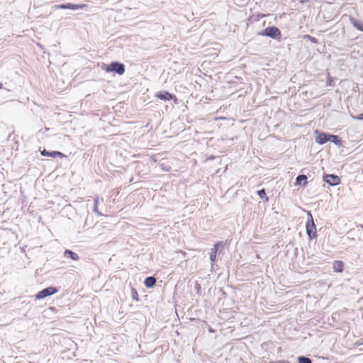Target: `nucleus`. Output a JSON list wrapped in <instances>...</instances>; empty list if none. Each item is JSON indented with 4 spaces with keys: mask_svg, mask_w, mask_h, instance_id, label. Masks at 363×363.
Instances as JSON below:
<instances>
[{
    "mask_svg": "<svg viewBox=\"0 0 363 363\" xmlns=\"http://www.w3.org/2000/svg\"><path fill=\"white\" fill-rule=\"evenodd\" d=\"M307 222L306 224V234L311 239L315 238L317 236L316 227L312 216V214L310 211H307Z\"/></svg>",
    "mask_w": 363,
    "mask_h": 363,
    "instance_id": "nucleus-1",
    "label": "nucleus"
},
{
    "mask_svg": "<svg viewBox=\"0 0 363 363\" xmlns=\"http://www.w3.org/2000/svg\"><path fill=\"white\" fill-rule=\"evenodd\" d=\"M104 69L107 72H115L119 75H122L125 72V66L121 62H113L107 65Z\"/></svg>",
    "mask_w": 363,
    "mask_h": 363,
    "instance_id": "nucleus-2",
    "label": "nucleus"
},
{
    "mask_svg": "<svg viewBox=\"0 0 363 363\" xmlns=\"http://www.w3.org/2000/svg\"><path fill=\"white\" fill-rule=\"evenodd\" d=\"M259 35L270 37L274 39L279 38L281 35L279 29L275 26H270L262 31Z\"/></svg>",
    "mask_w": 363,
    "mask_h": 363,
    "instance_id": "nucleus-3",
    "label": "nucleus"
},
{
    "mask_svg": "<svg viewBox=\"0 0 363 363\" xmlns=\"http://www.w3.org/2000/svg\"><path fill=\"white\" fill-rule=\"evenodd\" d=\"M57 292V290L55 287L49 286L41 291H40L36 295V299H43L49 296L53 295Z\"/></svg>",
    "mask_w": 363,
    "mask_h": 363,
    "instance_id": "nucleus-4",
    "label": "nucleus"
},
{
    "mask_svg": "<svg viewBox=\"0 0 363 363\" xmlns=\"http://www.w3.org/2000/svg\"><path fill=\"white\" fill-rule=\"evenodd\" d=\"M324 181L331 186H335L340 183V179L335 174H326L324 176Z\"/></svg>",
    "mask_w": 363,
    "mask_h": 363,
    "instance_id": "nucleus-5",
    "label": "nucleus"
},
{
    "mask_svg": "<svg viewBox=\"0 0 363 363\" xmlns=\"http://www.w3.org/2000/svg\"><path fill=\"white\" fill-rule=\"evenodd\" d=\"M155 96L163 101H170L173 99H176V96L174 95L167 91H158L155 93Z\"/></svg>",
    "mask_w": 363,
    "mask_h": 363,
    "instance_id": "nucleus-6",
    "label": "nucleus"
},
{
    "mask_svg": "<svg viewBox=\"0 0 363 363\" xmlns=\"http://www.w3.org/2000/svg\"><path fill=\"white\" fill-rule=\"evenodd\" d=\"M220 247H223V242L221 241L216 242L213 245V247L211 249L210 259L212 262L216 260L217 252L219 250Z\"/></svg>",
    "mask_w": 363,
    "mask_h": 363,
    "instance_id": "nucleus-7",
    "label": "nucleus"
},
{
    "mask_svg": "<svg viewBox=\"0 0 363 363\" xmlns=\"http://www.w3.org/2000/svg\"><path fill=\"white\" fill-rule=\"evenodd\" d=\"M349 21L354 28L363 32V21L357 20L353 16H350Z\"/></svg>",
    "mask_w": 363,
    "mask_h": 363,
    "instance_id": "nucleus-8",
    "label": "nucleus"
},
{
    "mask_svg": "<svg viewBox=\"0 0 363 363\" xmlns=\"http://www.w3.org/2000/svg\"><path fill=\"white\" fill-rule=\"evenodd\" d=\"M330 134H326L324 133H319L315 138V142L319 145H323L326 143L330 140Z\"/></svg>",
    "mask_w": 363,
    "mask_h": 363,
    "instance_id": "nucleus-9",
    "label": "nucleus"
},
{
    "mask_svg": "<svg viewBox=\"0 0 363 363\" xmlns=\"http://www.w3.org/2000/svg\"><path fill=\"white\" fill-rule=\"evenodd\" d=\"M40 154L43 156H48V157H55L57 156H58L60 157H64V155L62 152H58V151H51V152H49V151H47L45 149L42 150L40 152Z\"/></svg>",
    "mask_w": 363,
    "mask_h": 363,
    "instance_id": "nucleus-10",
    "label": "nucleus"
},
{
    "mask_svg": "<svg viewBox=\"0 0 363 363\" xmlns=\"http://www.w3.org/2000/svg\"><path fill=\"white\" fill-rule=\"evenodd\" d=\"M64 257L66 258H70L74 261H77L79 259V256L77 253L70 250H65V251L64 252Z\"/></svg>",
    "mask_w": 363,
    "mask_h": 363,
    "instance_id": "nucleus-11",
    "label": "nucleus"
},
{
    "mask_svg": "<svg viewBox=\"0 0 363 363\" xmlns=\"http://www.w3.org/2000/svg\"><path fill=\"white\" fill-rule=\"evenodd\" d=\"M156 284V279L154 277H147L144 281V284L147 288H152Z\"/></svg>",
    "mask_w": 363,
    "mask_h": 363,
    "instance_id": "nucleus-12",
    "label": "nucleus"
},
{
    "mask_svg": "<svg viewBox=\"0 0 363 363\" xmlns=\"http://www.w3.org/2000/svg\"><path fill=\"white\" fill-rule=\"evenodd\" d=\"M343 262L342 261H335L333 263V270L335 272H342L343 271Z\"/></svg>",
    "mask_w": 363,
    "mask_h": 363,
    "instance_id": "nucleus-13",
    "label": "nucleus"
},
{
    "mask_svg": "<svg viewBox=\"0 0 363 363\" xmlns=\"http://www.w3.org/2000/svg\"><path fill=\"white\" fill-rule=\"evenodd\" d=\"M66 9L78 10L82 9L86 6L85 4H74L71 3L66 4Z\"/></svg>",
    "mask_w": 363,
    "mask_h": 363,
    "instance_id": "nucleus-14",
    "label": "nucleus"
},
{
    "mask_svg": "<svg viewBox=\"0 0 363 363\" xmlns=\"http://www.w3.org/2000/svg\"><path fill=\"white\" fill-rule=\"evenodd\" d=\"M329 138H330V140L328 141H330L331 143H333L335 145H340V141L338 139L337 135H330Z\"/></svg>",
    "mask_w": 363,
    "mask_h": 363,
    "instance_id": "nucleus-15",
    "label": "nucleus"
},
{
    "mask_svg": "<svg viewBox=\"0 0 363 363\" xmlns=\"http://www.w3.org/2000/svg\"><path fill=\"white\" fill-rule=\"evenodd\" d=\"M307 179V177L304 174L298 175L296 179V183L297 184H301L303 181H306Z\"/></svg>",
    "mask_w": 363,
    "mask_h": 363,
    "instance_id": "nucleus-16",
    "label": "nucleus"
},
{
    "mask_svg": "<svg viewBox=\"0 0 363 363\" xmlns=\"http://www.w3.org/2000/svg\"><path fill=\"white\" fill-rule=\"evenodd\" d=\"M298 363H312L311 359L303 356L299 357L298 358Z\"/></svg>",
    "mask_w": 363,
    "mask_h": 363,
    "instance_id": "nucleus-17",
    "label": "nucleus"
},
{
    "mask_svg": "<svg viewBox=\"0 0 363 363\" xmlns=\"http://www.w3.org/2000/svg\"><path fill=\"white\" fill-rule=\"evenodd\" d=\"M257 194L259 196L261 199H264L266 201H268V197L266 196L265 189H262L261 190L257 191Z\"/></svg>",
    "mask_w": 363,
    "mask_h": 363,
    "instance_id": "nucleus-18",
    "label": "nucleus"
},
{
    "mask_svg": "<svg viewBox=\"0 0 363 363\" xmlns=\"http://www.w3.org/2000/svg\"><path fill=\"white\" fill-rule=\"evenodd\" d=\"M131 296H132L133 299H134L137 301H139L138 294L137 292V290L135 288H132V289H131Z\"/></svg>",
    "mask_w": 363,
    "mask_h": 363,
    "instance_id": "nucleus-19",
    "label": "nucleus"
},
{
    "mask_svg": "<svg viewBox=\"0 0 363 363\" xmlns=\"http://www.w3.org/2000/svg\"><path fill=\"white\" fill-rule=\"evenodd\" d=\"M98 201H99L98 197L94 199V206L93 211H94V212L96 213L98 215L101 216L102 214L98 211V207H97Z\"/></svg>",
    "mask_w": 363,
    "mask_h": 363,
    "instance_id": "nucleus-20",
    "label": "nucleus"
},
{
    "mask_svg": "<svg viewBox=\"0 0 363 363\" xmlns=\"http://www.w3.org/2000/svg\"><path fill=\"white\" fill-rule=\"evenodd\" d=\"M55 7L56 9H66V4H58V5H55Z\"/></svg>",
    "mask_w": 363,
    "mask_h": 363,
    "instance_id": "nucleus-21",
    "label": "nucleus"
},
{
    "mask_svg": "<svg viewBox=\"0 0 363 363\" xmlns=\"http://www.w3.org/2000/svg\"><path fill=\"white\" fill-rule=\"evenodd\" d=\"M356 118H357V120H359V121H363V113H361V114H359V115H358V116L356 117Z\"/></svg>",
    "mask_w": 363,
    "mask_h": 363,
    "instance_id": "nucleus-22",
    "label": "nucleus"
},
{
    "mask_svg": "<svg viewBox=\"0 0 363 363\" xmlns=\"http://www.w3.org/2000/svg\"><path fill=\"white\" fill-rule=\"evenodd\" d=\"M300 3L303 4L308 2L309 0H298Z\"/></svg>",
    "mask_w": 363,
    "mask_h": 363,
    "instance_id": "nucleus-23",
    "label": "nucleus"
},
{
    "mask_svg": "<svg viewBox=\"0 0 363 363\" xmlns=\"http://www.w3.org/2000/svg\"><path fill=\"white\" fill-rule=\"evenodd\" d=\"M1 88H2V84L0 83V89H1Z\"/></svg>",
    "mask_w": 363,
    "mask_h": 363,
    "instance_id": "nucleus-24",
    "label": "nucleus"
},
{
    "mask_svg": "<svg viewBox=\"0 0 363 363\" xmlns=\"http://www.w3.org/2000/svg\"><path fill=\"white\" fill-rule=\"evenodd\" d=\"M362 229H363V225H362Z\"/></svg>",
    "mask_w": 363,
    "mask_h": 363,
    "instance_id": "nucleus-25",
    "label": "nucleus"
}]
</instances>
